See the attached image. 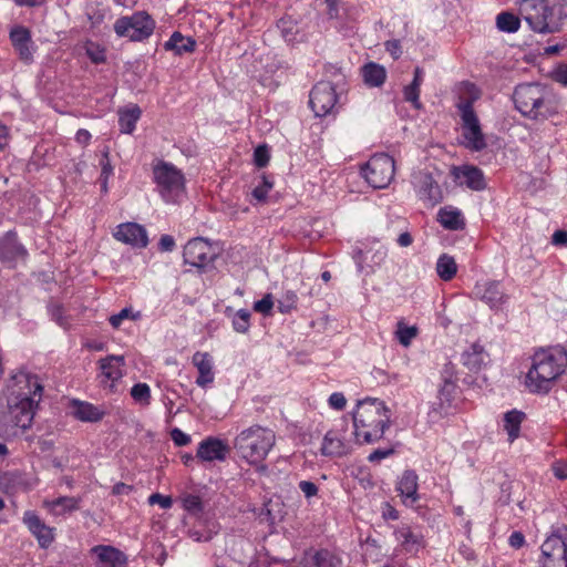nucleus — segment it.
Segmentation results:
<instances>
[{"label": "nucleus", "mask_w": 567, "mask_h": 567, "mask_svg": "<svg viewBox=\"0 0 567 567\" xmlns=\"http://www.w3.org/2000/svg\"><path fill=\"white\" fill-rule=\"evenodd\" d=\"M352 417L357 442L372 444L389 429L391 415L383 401L365 398L358 402Z\"/></svg>", "instance_id": "nucleus-1"}, {"label": "nucleus", "mask_w": 567, "mask_h": 567, "mask_svg": "<svg viewBox=\"0 0 567 567\" xmlns=\"http://www.w3.org/2000/svg\"><path fill=\"white\" fill-rule=\"evenodd\" d=\"M567 353L561 350H540L533 355L526 375V385L532 392L547 393L555 380L564 372Z\"/></svg>", "instance_id": "nucleus-2"}, {"label": "nucleus", "mask_w": 567, "mask_h": 567, "mask_svg": "<svg viewBox=\"0 0 567 567\" xmlns=\"http://www.w3.org/2000/svg\"><path fill=\"white\" fill-rule=\"evenodd\" d=\"M276 443L275 432L260 425H252L241 431L235 439L234 447L238 455L249 464L259 465V471H266L262 461Z\"/></svg>", "instance_id": "nucleus-3"}, {"label": "nucleus", "mask_w": 567, "mask_h": 567, "mask_svg": "<svg viewBox=\"0 0 567 567\" xmlns=\"http://www.w3.org/2000/svg\"><path fill=\"white\" fill-rule=\"evenodd\" d=\"M464 89L467 96L461 97L456 104L462 122V144L472 152H481L487 143L478 116L473 109V103L480 99L481 92L473 83H465Z\"/></svg>", "instance_id": "nucleus-4"}, {"label": "nucleus", "mask_w": 567, "mask_h": 567, "mask_svg": "<svg viewBox=\"0 0 567 567\" xmlns=\"http://www.w3.org/2000/svg\"><path fill=\"white\" fill-rule=\"evenodd\" d=\"M13 379L17 383H25L28 392H21L19 399L11 406V414L16 426L27 430L31 427L35 411L42 398L43 386L38 375L25 371L18 372Z\"/></svg>", "instance_id": "nucleus-5"}, {"label": "nucleus", "mask_w": 567, "mask_h": 567, "mask_svg": "<svg viewBox=\"0 0 567 567\" xmlns=\"http://www.w3.org/2000/svg\"><path fill=\"white\" fill-rule=\"evenodd\" d=\"M528 6L524 19L535 32L554 33L560 30L561 7H549L545 0H530Z\"/></svg>", "instance_id": "nucleus-6"}, {"label": "nucleus", "mask_w": 567, "mask_h": 567, "mask_svg": "<svg viewBox=\"0 0 567 567\" xmlns=\"http://www.w3.org/2000/svg\"><path fill=\"white\" fill-rule=\"evenodd\" d=\"M513 99L522 115L533 120H546L548 117V112L544 110L543 87L539 84L526 83L516 86Z\"/></svg>", "instance_id": "nucleus-7"}, {"label": "nucleus", "mask_w": 567, "mask_h": 567, "mask_svg": "<svg viewBox=\"0 0 567 567\" xmlns=\"http://www.w3.org/2000/svg\"><path fill=\"white\" fill-rule=\"evenodd\" d=\"M394 159L384 153L373 155L362 167L364 179L373 188H385L394 177Z\"/></svg>", "instance_id": "nucleus-8"}, {"label": "nucleus", "mask_w": 567, "mask_h": 567, "mask_svg": "<svg viewBox=\"0 0 567 567\" xmlns=\"http://www.w3.org/2000/svg\"><path fill=\"white\" fill-rule=\"evenodd\" d=\"M155 28V22L145 11H138L131 17H122L114 23V31L118 37H127L132 41H142L148 38Z\"/></svg>", "instance_id": "nucleus-9"}, {"label": "nucleus", "mask_w": 567, "mask_h": 567, "mask_svg": "<svg viewBox=\"0 0 567 567\" xmlns=\"http://www.w3.org/2000/svg\"><path fill=\"white\" fill-rule=\"evenodd\" d=\"M154 179L162 197L174 202L184 188V176L173 164L161 162L154 167Z\"/></svg>", "instance_id": "nucleus-10"}, {"label": "nucleus", "mask_w": 567, "mask_h": 567, "mask_svg": "<svg viewBox=\"0 0 567 567\" xmlns=\"http://www.w3.org/2000/svg\"><path fill=\"white\" fill-rule=\"evenodd\" d=\"M543 567H567V528L558 529L542 545Z\"/></svg>", "instance_id": "nucleus-11"}, {"label": "nucleus", "mask_w": 567, "mask_h": 567, "mask_svg": "<svg viewBox=\"0 0 567 567\" xmlns=\"http://www.w3.org/2000/svg\"><path fill=\"white\" fill-rule=\"evenodd\" d=\"M184 262L198 269H204L213 262L216 254L207 240L202 237L193 238L184 247Z\"/></svg>", "instance_id": "nucleus-12"}, {"label": "nucleus", "mask_w": 567, "mask_h": 567, "mask_svg": "<svg viewBox=\"0 0 567 567\" xmlns=\"http://www.w3.org/2000/svg\"><path fill=\"white\" fill-rule=\"evenodd\" d=\"M412 184L419 198L426 205L433 207L442 202V190L430 173L424 171L414 172Z\"/></svg>", "instance_id": "nucleus-13"}, {"label": "nucleus", "mask_w": 567, "mask_h": 567, "mask_svg": "<svg viewBox=\"0 0 567 567\" xmlns=\"http://www.w3.org/2000/svg\"><path fill=\"white\" fill-rule=\"evenodd\" d=\"M472 293L474 298L483 301L493 310L501 309L508 300V296L503 290L501 281L496 280L476 282Z\"/></svg>", "instance_id": "nucleus-14"}, {"label": "nucleus", "mask_w": 567, "mask_h": 567, "mask_svg": "<svg viewBox=\"0 0 567 567\" xmlns=\"http://www.w3.org/2000/svg\"><path fill=\"white\" fill-rule=\"evenodd\" d=\"M337 102V94L330 82L317 83L311 92L309 104L316 116L327 115Z\"/></svg>", "instance_id": "nucleus-15"}, {"label": "nucleus", "mask_w": 567, "mask_h": 567, "mask_svg": "<svg viewBox=\"0 0 567 567\" xmlns=\"http://www.w3.org/2000/svg\"><path fill=\"white\" fill-rule=\"evenodd\" d=\"M114 237L135 248H145L148 245L146 229L136 223H125L117 226Z\"/></svg>", "instance_id": "nucleus-16"}, {"label": "nucleus", "mask_w": 567, "mask_h": 567, "mask_svg": "<svg viewBox=\"0 0 567 567\" xmlns=\"http://www.w3.org/2000/svg\"><path fill=\"white\" fill-rule=\"evenodd\" d=\"M417 481V474L412 470H406L396 483V491L406 506H413L420 499Z\"/></svg>", "instance_id": "nucleus-17"}, {"label": "nucleus", "mask_w": 567, "mask_h": 567, "mask_svg": "<svg viewBox=\"0 0 567 567\" xmlns=\"http://www.w3.org/2000/svg\"><path fill=\"white\" fill-rule=\"evenodd\" d=\"M97 558V567H126L127 557L115 547L97 545L91 549Z\"/></svg>", "instance_id": "nucleus-18"}, {"label": "nucleus", "mask_w": 567, "mask_h": 567, "mask_svg": "<svg viewBox=\"0 0 567 567\" xmlns=\"http://www.w3.org/2000/svg\"><path fill=\"white\" fill-rule=\"evenodd\" d=\"M23 523L39 542L42 548H47L53 542L52 529L47 526L41 518L32 511H28L23 515Z\"/></svg>", "instance_id": "nucleus-19"}, {"label": "nucleus", "mask_w": 567, "mask_h": 567, "mask_svg": "<svg viewBox=\"0 0 567 567\" xmlns=\"http://www.w3.org/2000/svg\"><path fill=\"white\" fill-rule=\"evenodd\" d=\"M27 256L25 248L18 241L17 235L13 231H8L4 236L0 237V261L14 262L20 258Z\"/></svg>", "instance_id": "nucleus-20"}, {"label": "nucleus", "mask_w": 567, "mask_h": 567, "mask_svg": "<svg viewBox=\"0 0 567 567\" xmlns=\"http://www.w3.org/2000/svg\"><path fill=\"white\" fill-rule=\"evenodd\" d=\"M227 453V445L216 437H208L202 441L197 449V457L206 462L225 461Z\"/></svg>", "instance_id": "nucleus-21"}, {"label": "nucleus", "mask_w": 567, "mask_h": 567, "mask_svg": "<svg viewBox=\"0 0 567 567\" xmlns=\"http://www.w3.org/2000/svg\"><path fill=\"white\" fill-rule=\"evenodd\" d=\"M453 174L460 184L473 190H483L486 187L484 174L478 167L470 165L455 167Z\"/></svg>", "instance_id": "nucleus-22"}, {"label": "nucleus", "mask_w": 567, "mask_h": 567, "mask_svg": "<svg viewBox=\"0 0 567 567\" xmlns=\"http://www.w3.org/2000/svg\"><path fill=\"white\" fill-rule=\"evenodd\" d=\"M192 363L198 370V377L196 379V384L200 388H206L208 384L214 381V372H213V358L208 352L197 351L194 353L192 358Z\"/></svg>", "instance_id": "nucleus-23"}, {"label": "nucleus", "mask_w": 567, "mask_h": 567, "mask_svg": "<svg viewBox=\"0 0 567 567\" xmlns=\"http://www.w3.org/2000/svg\"><path fill=\"white\" fill-rule=\"evenodd\" d=\"M10 39L20 59L27 63L31 62L33 51L31 49V35L29 30L23 27H17L11 30Z\"/></svg>", "instance_id": "nucleus-24"}, {"label": "nucleus", "mask_w": 567, "mask_h": 567, "mask_svg": "<svg viewBox=\"0 0 567 567\" xmlns=\"http://www.w3.org/2000/svg\"><path fill=\"white\" fill-rule=\"evenodd\" d=\"M349 453V446L337 431H328L322 440L321 454L330 457H341Z\"/></svg>", "instance_id": "nucleus-25"}, {"label": "nucleus", "mask_w": 567, "mask_h": 567, "mask_svg": "<svg viewBox=\"0 0 567 567\" xmlns=\"http://www.w3.org/2000/svg\"><path fill=\"white\" fill-rule=\"evenodd\" d=\"M123 365L124 357L122 355H109L100 360L102 377L110 381V388H113L114 383L123 377Z\"/></svg>", "instance_id": "nucleus-26"}, {"label": "nucleus", "mask_w": 567, "mask_h": 567, "mask_svg": "<svg viewBox=\"0 0 567 567\" xmlns=\"http://www.w3.org/2000/svg\"><path fill=\"white\" fill-rule=\"evenodd\" d=\"M437 221L443 228L449 230H462L465 228V219L462 212L453 206L440 208L437 213Z\"/></svg>", "instance_id": "nucleus-27"}, {"label": "nucleus", "mask_w": 567, "mask_h": 567, "mask_svg": "<svg viewBox=\"0 0 567 567\" xmlns=\"http://www.w3.org/2000/svg\"><path fill=\"white\" fill-rule=\"evenodd\" d=\"M341 559L328 549L309 551L305 557L306 567H339Z\"/></svg>", "instance_id": "nucleus-28"}, {"label": "nucleus", "mask_w": 567, "mask_h": 567, "mask_svg": "<svg viewBox=\"0 0 567 567\" xmlns=\"http://www.w3.org/2000/svg\"><path fill=\"white\" fill-rule=\"evenodd\" d=\"M394 535L395 539L409 553H416L424 546L423 536L412 530L409 526L398 528Z\"/></svg>", "instance_id": "nucleus-29"}, {"label": "nucleus", "mask_w": 567, "mask_h": 567, "mask_svg": "<svg viewBox=\"0 0 567 567\" xmlns=\"http://www.w3.org/2000/svg\"><path fill=\"white\" fill-rule=\"evenodd\" d=\"M80 502V497L61 496L53 501H45L44 505L53 515H64L79 509Z\"/></svg>", "instance_id": "nucleus-30"}, {"label": "nucleus", "mask_w": 567, "mask_h": 567, "mask_svg": "<svg viewBox=\"0 0 567 567\" xmlns=\"http://www.w3.org/2000/svg\"><path fill=\"white\" fill-rule=\"evenodd\" d=\"M72 414L83 422H97L103 417L104 412L91 403L73 401Z\"/></svg>", "instance_id": "nucleus-31"}, {"label": "nucleus", "mask_w": 567, "mask_h": 567, "mask_svg": "<svg viewBox=\"0 0 567 567\" xmlns=\"http://www.w3.org/2000/svg\"><path fill=\"white\" fill-rule=\"evenodd\" d=\"M196 41L190 37H184L181 32H174L169 40L165 42L164 48L167 51H174L176 54L182 55L195 50Z\"/></svg>", "instance_id": "nucleus-32"}, {"label": "nucleus", "mask_w": 567, "mask_h": 567, "mask_svg": "<svg viewBox=\"0 0 567 567\" xmlns=\"http://www.w3.org/2000/svg\"><path fill=\"white\" fill-rule=\"evenodd\" d=\"M364 83L372 87L381 86L386 78V71L383 66L370 62L362 68Z\"/></svg>", "instance_id": "nucleus-33"}, {"label": "nucleus", "mask_w": 567, "mask_h": 567, "mask_svg": "<svg viewBox=\"0 0 567 567\" xmlns=\"http://www.w3.org/2000/svg\"><path fill=\"white\" fill-rule=\"evenodd\" d=\"M524 419L525 414L517 410H512L504 414V430L507 432L511 443L519 436L520 424Z\"/></svg>", "instance_id": "nucleus-34"}, {"label": "nucleus", "mask_w": 567, "mask_h": 567, "mask_svg": "<svg viewBox=\"0 0 567 567\" xmlns=\"http://www.w3.org/2000/svg\"><path fill=\"white\" fill-rule=\"evenodd\" d=\"M141 114L142 111L137 105L120 111V131L124 134H131L135 130L136 122L140 120Z\"/></svg>", "instance_id": "nucleus-35"}, {"label": "nucleus", "mask_w": 567, "mask_h": 567, "mask_svg": "<svg viewBox=\"0 0 567 567\" xmlns=\"http://www.w3.org/2000/svg\"><path fill=\"white\" fill-rule=\"evenodd\" d=\"M436 272L442 280H452L457 272L455 259L447 254H442L436 261Z\"/></svg>", "instance_id": "nucleus-36"}, {"label": "nucleus", "mask_w": 567, "mask_h": 567, "mask_svg": "<svg viewBox=\"0 0 567 567\" xmlns=\"http://www.w3.org/2000/svg\"><path fill=\"white\" fill-rule=\"evenodd\" d=\"M463 363L471 370H477L484 364L483 348L473 344L472 351H467L463 354Z\"/></svg>", "instance_id": "nucleus-37"}, {"label": "nucleus", "mask_w": 567, "mask_h": 567, "mask_svg": "<svg viewBox=\"0 0 567 567\" xmlns=\"http://www.w3.org/2000/svg\"><path fill=\"white\" fill-rule=\"evenodd\" d=\"M519 20L513 13L502 12L496 18V25L501 31L515 32L519 29Z\"/></svg>", "instance_id": "nucleus-38"}, {"label": "nucleus", "mask_w": 567, "mask_h": 567, "mask_svg": "<svg viewBox=\"0 0 567 567\" xmlns=\"http://www.w3.org/2000/svg\"><path fill=\"white\" fill-rule=\"evenodd\" d=\"M455 383L450 378H444L443 384L439 389V399L440 406L444 409L445 406H450L453 394L455 392Z\"/></svg>", "instance_id": "nucleus-39"}, {"label": "nucleus", "mask_w": 567, "mask_h": 567, "mask_svg": "<svg viewBox=\"0 0 567 567\" xmlns=\"http://www.w3.org/2000/svg\"><path fill=\"white\" fill-rule=\"evenodd\" d=\"M395 336L402 346L409 347L412 340L417 336V328L414 326L408 327L403 322H399Z\"/></svg>", "instance_id": "nucleus-40"}, {"label": "nucleus", "mask_w": 567, "mask_h": 567, "mask_svg": "<svg viewBox=\"0 0 567 567\" xmlns=\"http://www.w3.org/2000/svg\"><path fill=\"white\" fill-rule=\"evenodd\" d=\"M298 301V296L292 290H287L282 293L281 298L278 300V309L281 313H289L292 309L296 308Z\"/></svg>", "instance_id": "nucleus-41"}, {"label": "nucleus", "mask_w": 567, "mask_h": 567, "mask_svg": "<svg viewBox=\"0 0 567 567\" xmlns=\"http://www.w3.org/2000/svg\"><path fill=\"white\" fill-rule=\"evenodd\" d=\"M132 398L143 404L148 405L151 400V389L146 383H137L131 389Z\"/></svg>", "instance_id": "nucleus-42"}, {"label": "nucleus", "mask_w": 567, "mask_h": 567, "mask_svg": "<svg viewBox=\"0 0 567 567\" xmlns=\"http://www.w3.org/2000/svg\"><path fill=\"white\" fill-rule=\"evenodd\" d=\"M250 312L246 309H239L233 319V327L237 332L245 333L250 326Z\"/></svg>", "instance_id": "nucleus-43"}, {"label": "nucleus", "mask_w": 567, "mask_h": 567, "mask_svg": "<svg viewBox=\"0 0 567 567\" xmlns=\"http://www.w3.org/2000/svg\"><path fill=\"white\" fill-rule=\"evenodd\" d=\"M183 507L192 515L198 516L203 513L204 506L199 496L187 495L183 498Z\"/></svg>", "instance_id": "nucleus-44"}, {"label": "nucleus", "mask_w": 567, "mask_h": 567, "mask_svg": "<svg viewBox=\"0 0 567 567\" xmlns=\"http://www.w3.org/2000/svg\"><path fill=\"white\" fill-rule=\"evenodd\" d=\"M274 184L272 182H270L265 175L261 177V182L259 185H257L254 189H252V197L257 200V202H265L266 198H267V195L269 193V190L272 188Z\"/></svg>", "instance_id": "nucleus-45"}, {"label": "nucleus", "mask_w": 567, "mask_h": 567, "mask_svg": "<svg viewBox=\"0 0 567 567\" xmlns=\"http://www.w3.org/2000/svg\"><path fill=\"white\" fill-rule=\"evenodd\" d=\"M404 100L410 102L414 109L420 110L422 104L420 102V86L409 84L403 90Z\"/></svg>", "instance_id": "nucleus-46"}, {"label": "nucleus", "mask_w": 567, "mask_h": 567, "mask_svg": "<svg viewBox=\"0 0 567 567\" xmlns=\"http://www.w3.org/2000/svg\"><path fill=\"white\" fill-rule=\"evenodd\" d=\"M277 27L280 29L281 34L287 42L295 40L296 25L292 23V21L289 19H280Z\"/></svg>", "instance_id": "nucleus-47"}, {"label": "nucleus", "mask_w": 567, "mask_h": 567, "mask_svg": "<svg viewBox=\"0 0 567 567\" xmlns=\"http://www.w3.org/2000/svg\"><path fill=\"white\" fill-rule=\"evenodd\" d=\"M274 307V300L272 296L270 293H267L262 297V299L256 301L254 303V310L264 315L268 316Z\"/></svg>", "instance_id": "nucleus-48"}, {"label": "nucleus", "mask_w": 567, "mask_h": 567, "mask_svg": "<svg viewBox=\"0 0 567 567\" xmlns=\"http://www.w3.org/2000/svg\"><path fill=\"white\" fill-rule=\"evenodd\" d=\"M86 54L90 58V60L95 64H99V63H102L105 61L104 50L93 43H90L86 47Z\"/></svg>", "instance_id": "nucleus-49"}, {"label": "nucleus", "mask_w": 567, "mask_h": 567, "mask_svg": "<svg viewBox=\"0 0 567 567\" xmlns=\"http://www.w3.org/2000/svg\"><path fill=\"white\" fill-rule=\"evenodd\" d=\"M269 152H268V148L267 146L265 145H259L255 152H254V161H255V164L256 166L258 167H265L267 166L268 162H269Z\"/></svg>", "instance_id": "nucleus-50"}, {"label": "nucleus", "mask_w": 567, "mask_h": 567, "mask_svg": "<svg viewBox=\"0 0 567 567\" xmlns=\"http://www.w3.org/2000/svg\"><path fill=\"white\" fill-rule=\"evenodd\" d=\"M148 503L151 505L158 504L162 508H169L173 505V499L171 496H165L159 493H154L148 497Z\"/></svg>", "instance_id": "nucleus-51"}, {"label": "nucleus", "mask_w": 567, "mask_h": 567, "mask_svg": "<svg viewBox=\"0 0 567 567\" xmlns=\"http://www.w3.org/2000/svg\"><path fill=\"white\" fill-rule=\"evenodd\" d=\"M171 437L177 446H185L190 442V436L177 427L171 431Z\"/></svg>", "instance_id": "nucleus-52"}, {"label": "nucleus", "mask_w": 567, "mask_h": 567, "mask_svg": "<svg viewBox=\"0 0 567 567\" xmlns=\"http://www.w3.org/2000/svg\"><path fill=\"white\" fill-rule=\"evenodd\" d=\"M298 486H299V489L303 493V495L307 498H311V497L316 496L319 491L318 486L313 482H310V481H300Z\"/></svg>", "instance_id": "nucleus-53"}, {"label": "nucleus", "mask_w": 567, "mask_h": 567, "mask_svg": "<svg viewBox=\"0 0 567 567\" xmlns=\"http://www.w3.org/2000/svg\"><path fill=\"white\" fill-rule=\"evenodd\" d=\"M329 404L332 409L340 411V410L344 409V406L347 404V400L342 393L334 392L329 398Z\"/></svg>", "instance_id": "nucleus-54"}, {"label": "nucleus", "mask_w": 567, "mask_h": 567, "mask_svg": "<svg viewBox=\"0 0 567 567\" xmlns=\"http://www.w3.org/2000/svg\"><path fill=\"white\" fill-rule=\"evenodd\" d=\"M327 3V13L330 19H341L339 0H324Z\"/></svg>", "instance_id": "nucleus-55"}, {"label": "nucleus", "mask_w": 567, "mask_h": 567, "mask_svg": "<svg viewBox=\"0 0 567 567\" xmlns=\"http://www.w3.org/2000/svg\"><path fill=\"white\" fill-rule=\"evenodd\" d=\"M131 316V310L128 308L122 309L118 313L110 317V323L113 328H118L122 321Z\"/></svg>", "instance_id": "nucleus-56"}, {"label": "nucleus", "mask_w": 567, "mask_h": 567, "mask_svg": "<svg viewBox=\"0 0 567 567\" xmlns=\"http://www.w3.org/2000/svg\"><path fill=\"white\" fill-rule=\"evenodd\" d=\"M161 251H172L175 248V240L171 235H163L158 243Z\"/></svg>", "instance_id": "nucleus-57"}, {"label": "nucleus", "mask_w": 567, "mask_h": 567, "mask_svg": "<svg viewBox=\"0 0 567 567\" xmlns=\"http://www.w3.org/2000/svg\"><path fill=\"white\" fill-rule=\"evenodd\" d=\"M394 453V450L393 449H388V450H381V449H378V450H374L368 457V460L370 462H379L388 456H390L391 454Z\"/></svg>", "instance_id": "nucleus-58"}, {"label": "nucleus", "mask_w": 567, "mask_h": 567, "mask_svg": "<svg viewBox=\"0 0 567 567\" xmlns=\"http://www.w3.org/2000/svg\"><path fill=\"white\" fill-rule=\"evenodd\" d=\"M385 49L394 59H399L402 53L400 41L398 40L386 41Z\"/></svg>", "instance_id": "nucleus-59"}, {"label": "nucleus", "mask_w": 567, "mask_h": 567, "mask_svg": "<svg viewBox=\"0 0 567 567\" xmlns=\"http://www.w3.org/2000/svg\"><path fill=\"white\" fill-rule=\"evenodd\" d=\"M52 318L55 320V322L61 327L68 326V320L64 317L63 308L60 306H56L52 310Z\"/></svg>", "instance_id": "nucleus-60"}, {"label": "nucleus", "mask_w": 567, "mask_h": 567, "mask_svg": "<svg viewBox=\"0 0 567 567\" xmlns=\"http://www.w3.org/2000/svg\"><path fill=\"white\" fill-rule=\"evenodd\" d=\"M133 491V486L132 485H127L125 483H116L113 487H112V494L115 495V496H121V495H128L131 492Z\"/></svg>", "instance_id": "nucleus-61"}, {"label": "nucleus", "mask_w": 567, "mask_h": 567, "mask_svg": "<svg viewBox=\"0 0 567 567\" xmlns=\"http://www.w3.org/2000/svg\"><path fill=\"white\" fill-rule=\"evenodd\" d=\"M551 244L555 246H566L567 245V231L566 230H556L551 236Z\"/></svg>", "instance_id": "nucleus-62"}, {"label": "nucleus", "mask_w": 567, "mask_h": 567, "mask_svg": "<svg viewBox=\"0 0 567 567\" xmlns=\"http://www.w3.org/2000/svg\"><path fill=\"white\" fill-rule=\"evenodd\" d=\"M554 474L559 480L567 478V465L564 462H555L553 465Z\"/></svg>", "instance_id": "nucleus-63"}, {"label": "nucleus", "mask_w": 567, "mask_h": 567, "mask_svg": "<svg viewBox=\"0 0 567 567\" xmlns=\"http://www.w3.org/2000/svg\"><path fill=\"white\" fill-rule=\"evenodd\" d=\"M554 79H555V81H557L564 85H567V66L566 65L559 66L554 73Z\"/></svg>", "instance_id": "nucleus-64"}]
</instances>
